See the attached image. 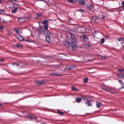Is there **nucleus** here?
<instances>
[{
	"label": "nucleus",
	"mask_w": 124,
	"mask_h": 124,
	"mask_svg": "<svg viewBox=\"0 0 124 124\" xmlns=\"http://www.w3.org/2000/svg\"><path fill=\"white\" fill-rule=\"evenodd\" d=\"M70 41H68V46L67 47V50L70 52H72L76 49V43L70 42Z\"/></svg>",
	"instance_id": "1"
},
{
	"label": "nucleus",
	"mask_w": 124,
	"mask_h": 124,
	"mask_svg": "<svg viewBox=\"0 0 124 124\" xmlns=\"http://www.w3.org/2000/svg\"><path fill=\"white\" fill-rule=\"evenodd\" d=\"M75 30L78 32L80 33L84 32L85 31V29L84 27L80 26L76 27Z\"/></svg>",
	"instance_id": "2"
},
{
	"label": "nucleus",
	"mask_w": 124,
	"mask_h": 124,
	"mask_svg": "<svg viewBox=\"0 0 124 124\" xmlns=\"http://www.w3.org/2000/svg\"><path fill=\"white\" fill-rule=\"evenodd\" d=\"M70 34L71 39L70 40H69L68 41H70V42H74V43H76V39L75 38V36L74 34L72 33H69Z\"/></svg>",
	"instance_id": "3"
},
{
	"label": "nucleus",
	"mask_w": 124,
	"mask_h": 124,
	"mask_svg": "<svg viewBox=\"0 0 124 124\" xmlns=\"http://www.w3.org/2000/svg\"><path fill=\"white\" fill-rule=\"evenodd\" d=\"M87 8L89 10L92 12L94 11V7L93 6L90 4H88L86 5Z\"/></svg>",
	"instance_id": "4"
},
{
	"label": "nucleus",
	"mask_w": 124,
	"mask_h": 124,
	"mask_svg": "<svg viewBox=\"0 0 124 124\" xmlns=\"http://www.w3.org/2000/svg\"><path fill=\"white\" fill-rule=\"evenodd\" d=\"M102 88V89L105 91H106L112 93L114 94H115V93L114 92H112V89L111 88L108 87L106 88L104 87H103Z\"/></svg>",
	"instance_id": "5"
},
{
	"label": "nucleus",
	"mask_w": 124,
	"mask_h": 124,
	"mask_svg": "<svg viewBox=\"0 0 124 124\" xmlns=\"http://www.w3.org/2000/svg\"><path fill=\"white\" fill-rule=\"evenodd\" d=\"M35 83L38 85H40L44 84V82L43 80L40 81H35Z\"/></svg>",
	"instance_id": "6"
},
{
	"label": "nucleus",
	"mask_w": 124,
	"mask_h": 124,
	"mask_svg": "<svg viewBox=\"0 0 124 124\" xmlns=\"http://www.w3.org/2000/svg\"><path fill=\"white\" fill-rule=\"evenodd\" d=\"M81 38L84 41H87L88 40V37L85 35H82L81 36Z\"/></svg>",
	"instance_id": "7"
},
{
	"label": "nucleus",
	"mask_w": 124,
	"mask_h": 124,
	"mask_svg": "<svg viewBox=\"0 0 124 124\" xmlns=\"http://www.w3.org/2000/svg\"><path fill=\"white\" fill-rule=\"evenodd\" d=\"M79 4L82 6H84L86 4L84 0H78Z\"/></svg>",
	"instance_id": "8"
},
{
	"label": "nucleus",
	"mask_w": 124,
	"mask_h": 124,
	"mask_svg": "<svg viewBox=\"0 0 124 124\" xmlns=\"http://www.w3.org/2000/svg\"><path fill=\"white\" fill-rule=\"evenodd\" d=\"M72 68V67L71 66L68 65L66 66V67L65 68V70L70 71L71 70Z\"/></svg>",
	"instance_id": "9"
},
{
	"label": "nucleus",
	"mask_w": 124,
	"mask_h": 124,
	"mask_svg": "<svg viewBox=\"0 0 124 124\" xmlns=\"http://www.w3.org/2000/svg\"><path fill=\"white\" fill-rule=\"evenodd\" d=\"M18 21L21 23H23L25 21L24 18H20L18 19Z\"/></svg>",
	"instance_id": "10"
},
{
	"label": "nucleus",
	"mask_w": 124,
	"mask_h": 124,
	"mask_svg": "<svg viewBox=\"0 0 124 124\" xmlns=\"http://www.w3.org/2000/svg\"><path fill=\"white\" fill-rule=\"evenodd\" d=\"M85 103L86 104H87L88 106H92L91 101L90 100H88V101H87Z\"/></svg>",
	"instance_id": "11"
},
{
	"label": "nucleus",
	"mask_w": 124,
	"mask_h": 124,
	"mask_svg": "<svg viewBox=\"0 0 124 124\" xmlns=\"http://www.w3.org/2000/svg\"><path fill=\"white\" fill-rule=\"evenodd\" d=\"M14 45L16 46V47L18 48H21L22 46V45L20 44H18L16 45Z\"/></svg>",
	"instance_id": "12"
},
{
	"label": "nucleus",
	"mask_w": 124,
	"mask_h": 124,
	"mask_svg": "<svg viewBox=\"0 0 124 124\" xmlns=\"http://www.w3.org/2000/svg\"><path fill=\"white\" fill-rule=\"evenodd\" d=\"M28 116L29 117V118L31 119H36L37 118V117L35 116L32 115H30Z\"/></svg>",
	"instance_id": "13"
},
{
	"label": "nucleus",
	"mask_w": 124,
	"mask_h": 124,
	"mask_svg": "<svg viewBox=\"0 0 124 124\" xmlns=\"http://www.w3.org/2000/svg\"><path fill=\"white\" fill-rule=\"evenodd\" d=\"M105 17V16L102 15H100L98 17V19H101L103 18V19Z\"/></svg>",
	"instance_id": "14"
},
{
	"label": "nucleus",
	"mask_w": 124,
	"mask_h": 124,
	"mask_svg": "<svg viewBox=\"0 0 124 124\" xmlns=\"http://www.w3.org/2000/svg\"><path fill=\"white\" fill-rule=\"evenodd\" d=\"M46 40L48 42H49L51 40L50 37L48 36H46Z\"/></svg>",
	"instance_id": "15"
},
{
	"label": "nucleus",
	"mask_w": 124,
	"mask_h": 124,
	"mask_svg": "<svg viewBox=\"0 0 124 124\" xmlns=\"http://www.w3.org/2000/svg\"><path fill=\"white\" fill-rule=\"evenodd\" d=\"M101 103L99 102H97V107L98 108H100L101 105Z\"/></svg>",
	"instance_id": "16"
},
{
	"label": "nucleus",
	"mask_w": 124,
	"mask_h": 124,
	"mask_svg": "<svg viewBox=\"0 0 124 124\" xmlns=\"http://www.w3.org/2000/svg\"><path fill=\"white\" fill-rule=\"evenodd\" d=\"M52 34L51 33L49 32H48L46 33V36H48L50 37L51 35Z\"/></svg>",
	"instance_id": "17"
},
{
	"label": "nucleus",
	"mask_w": 124,
	"mask_h": 124,
	"mask_svg": "<svg viewBox=\"0 0 124 124\" xmlns=\"http://www.w3.org/2000/svg\"><path fill=\"white\" fill-rule=\"evenodd\" d=\"M20 6L19 5L17 4H15L14 5V7L15 8H16L17 9V8H19Z\"/></svg>",
	"instance_id": "18"
},
{
	"label": "nucleus",
	"mask_w": 124,
	"mask_h": 124,
	"mask_svg": "<svg viewBox=\"0 0 124 124\" xmlns=\"http://www.w3.org/2000/svg\"><path fill=\"white\" fill-rule=\"evenodd\" d=\"M83 82L85 83L87 82L88 81V78H84L83 79Z\"/></svg>",
	"instance_id": "19"
},
{
	"label": "nucleus",
	"mask_w": 124,
	"mask_h": 124,
	"mask_svg": "<svg viewBox=\"0 0 124 124\" xmlns=\"http://www.w3.org/2000/svg\"><path fill=\"white\" fill-rule=\"evenodd\" d=\"M23 63L22 62L19 63L18 64H15L13 63V64L16 65V66H21L23 64Z\"/></svg>",
	"instance_id": "20"
},
{
	"label": "nucleus",
	"mask_w": 124,
	"mask_h": 124,
	"mask_svg": "<svg viewBox=\"0 0 124 124\" xmlns=\"http://www.w3.org/2000/svg\"><path fill=\"white\" fill-rule=\"evenodd\" d=\"M97 18L96 16H93L92 18V21L93 22H95Z\"/></svg>",
	"instance_id": "21"
},
{
	"label": "nucleus",
	"mask_w": 124,
	"mask_h": 124,
	"mask_svg": "<svg viewBox=\"0 0 124 124\" xmlns=\"http://www.w3.org/2000/svg\"><path fill=\"white\" fill-rule=\"evenodd\" d=\"M16 38L20 41L22 40L23 39V38L21 36H19V37H17L16 36Z\"/></svg>",
	"instance_id": "22"
},
{
	"label": "nucleus",
	"mask_w": 124,
	"mask_h": 124,
	"mask_svg": "<svg viewBox=\"0 0 124 124\" xmlns=\"http://www.w3.org/2000/svg\"><path fill=\"white\" fill-rule=\"evenodd\" d=\"M72 89L73 91H78V89H76L75 87L74 86H72Z\"/></svg>",
	"instance_id": "23"
},
{
	"label": "nucleus",
	"mask_w": 124,
	"mask_h": 124,
	"mask_svg": "<svg viewBox=\"0 0 124 124\" xmlns=\"http://www.w3.org/2000/svg\"><path fill=\"white\" fill-rule=\"evenodd\" d=\"M44 27L45 30H47L48 28V26L46 24H44Z\"/></svg>",
	"instance_id": "24"
},
{
	"label": "nucleus",
	"mask_w": 124,
	"mask_h": 124,
	"mask_svg": "<svg viewBox=\"0 0 124 124\" xmlns=\"http://www.w3.org/2000/svg\"><path fill=\"white\" fill-rule=\"evenodd\" d=\"M76 101L78 103H80L81 101V99L79 98H76Z\"/></svg>",
	"instance_id": "25"
},
{
	"label": "nucleus",
	"mask_w": 124,
	"mask_h": 124,
	"mask_svg": "<svg viewBox=\"0 0 124 124\" xmlns=\"http://www.w3.org/2000/svg\"><path fill=\"white\" fill-rule=\"evenodd\" d=\"M43 29V26H39V28L38 29V31L39 32H41L42 31V30Z\"/></svg>",
	"instance_id": "26"
},
{
	"label": "nucleus",
	"mask_w": 124,
	"mask_h": 124,
	"mask_svg": "<svg viewBox=\"0 0 124 124\" xmlns=\"http://www.w3.org/2000/svg\"><path fill=\"white\" fill-rule=\"evenodd\" d=\"M17 10V9L16 8H15L13 10H12L11 12L12 13H15Z\"/></svg>",
	"instance_id": "27"
},
{
	"label": "nucleus",
	"mask_w": 124,
	"mask_h": 124,
	"mask_svg": "<svg viewBox=\"0 0 124 124\" xmlns=\"http://www.w3.org/2000/svg\"><path fill=\"white\" fill-rule=\"evenodd\" d=\"M5 11L4 10H0V13L1 14H5Z\"/></svg>",
	"instance_id": "28"
},
{
	"label": "nucleus",
	"mask_w": 124,
	"mask_h": 124,
	"mask_svg": "<svg viewBox=\"0 0 124 124\" xmlns=\"http://www.w3.org/2000/svg\"><path fill=\"white\" fill-rule=\"evenodd\" d=\"M78 11H79L81 12H85V11L82 9H79L78 10Z\"/></svg>",
	"instance_id": "29"
},
{
	"label": "nucleus",
	"mask_w": 124,
	"mask_h": 124,
	"mask_svg": "<svg viewBox=\"0 0 124 124\" xmlns=\"http://www.w3.org/2000/svg\"><path fill=\"white\" fill-rule=\"evenodd\" d=\"M58 113L60 115H63V113L62 112H61V111H60L59 110L58 111Z\"/></svg>",
	"instance_id": "30"
},
{
	"label": "nucleus",
	"mask_w": 124,
	"mask_h": 124,
	"mask_svg": "<svg viewBox=\"0 0 124 124\" xmlns=\"http://www.w3.org/2000/svg\"><path fill=\"white\" fill-rule=\"evenodd\" d=\"M104 42V38L101 39L100 41V43L102 44Z\"/></svg>",
	"instance_id": "31"
},
{
	"label": "nucleus",
	"mask_w": 124,
	"mask_h": 124,
	"mask_svg": "<svg viewBox=\"0 0 124 124\" xmlns=\"http://www.w3.org/2000/svg\"><path fill=\"white\" fill-rule=\"evenodd\" d=\"M48 22V21L46 20H43V23L46 24Z\"/></svg>",
	"instance_id": "32"
},
{
	"label": "nucleus",
	"mask_w": 124,
	"mask_h": 124,
	"mask_svg": "<svg viewBox=\"0 0 124 124\" xmlns=\"http://www.w3.org/2000/svg\"><path fill=\"white\" fill-rule=\"evenodd\" d=\"M117 76L118 78H123L121 77V75L120 74H117Z\"/></svg>",
	"instance_id": "33"
},
{
	"label": "nucleus",
	"mask_w": 124,
	"mask_h": 124,
	"mask_svg": "<svg viewBox=\"0 0 124 124\" xmlns=\"http://www.w3.org/2000/svg\"><path fill=\"white\" fill-rule=\"evenodd\" d=\"M117 70L119 72H121L124 71V70L123 69H118Z\"/></svg>",
	"instance_id": "34"
},
{
	"label": "nucleus",
	"mask_w": 124,
	"mask_h": 124,
	"mask_svg": "<svg viewBox=\"0 0 124 124\" xmlns=\"http://www.w3.org/2000/svg\"><path fill=\"white\" fill-rule=\"evenodd\" d=\"M100 57L103 60H104L105 59V56H103L102 55H101Z\"/></svg>",
	"instance_id": "35"
},
{
	"label": "nucleus",
	"mask_w": 124,
	"mask_h": 124,
	"mask_svg": "<svg viewBox=\"0 0 124 124\" xmlns=\"http://www.w3.org/2000/svg\"><path fill=\"white\" fill-rule=\"evenodd\" d=\"M122 39H123L121 38H119L117 39V40L119 41H122Z\"/></svg>",
	"instance_id": "36"
},
{
	"label": "nucleus",
	"mask_w": 124,
	"mask_h": 124,
	"mask_svg": "<svg viewBox=\"0 0 124 124\" xmlns=\"http://www.w3.org/2000/svg\"><path fill=\"white\" fill-rule=\"evenodd\" d=\"M68 41H65L63 43V44L64 45H67V44H68Z\"/></svg>",
	"instance_id": "37"
},
{
	"label": "nucleus",
	"mask_w": 124,
	"mask_h": 124,
	"mask_svg": "<svg viewBox=\"0 0 124 124\" xmlns=\"http://www.w3.org/2000/svg\"><path fill=\"white\" fill-rule=\"evenodd\" d=\"M14 30L17 33L18 35L20 34V33H19V31L18 30L15 29Z\"/></svg>",
	"instance_id": "38"
},
{
	"label": "nucleus",
	"mask_w": 124,
	"mask_h": 124,
	"mask_svg": "<svg viewBox=\"0 0 124 124\" xmlns=\"http://www.w3.org/2000/svg\"><path fill=\"white\" fill-rule=\"evenodd\" d=\"M3 26L1 25L0 26V30H3Z\"/></svg>",
	"instance_id": "39"
},
{
	"label": "nucleus",
	"mask_w": 124,
	"mask_h": 124,
	"mask_svg": "<svg viewBox=\"0 0 124 124\" xmlns=\"http://www.w3.org/2000/svg\"><path fill=\"white\" fill-rule=\"evenodd\" d=\"M54 75H56L57 76H60V75H60V74H54V73H53L52 74V76H54Z\"/></svg>",
	"instance_id": "40"
},
{
	"label": "nucleus",
	"mask_w": 124,
	"mask_h": 124,
	"mask_svg": "<svg viewBox=\"0 0 124 124\" xmlns=\"http://www.w3.org/2000/svg\"><path fill=\"white\" fill-rule=\"evenodd\" d=\"M67 1L68 2L72 3L73 1V0H67Z\"/></svg>",
	"instance_id": "41"
},
{
	"label": "nucleus",
	"mask_w": 124,
	"mask_h": 124,
	"mask_svg": "<svg viewBox=\"0 0 124 124\" xmlns=\"http://www.w3.org/2000/svg\"><path fill=\"white\" fill-rule=\"evenodd\" d=\"M83 99L84 100L87 101H88V98H85V97H83Z\"/></svg>",
	"instance_id": "42"
},
{
	"label": "nucleus",
	"mask_w": 124,
	"mask_h": 124,
	"mask_svg": "<svg viewBox=\"0 0 124 124\" xmlns=\"http://www.w3.org/2000/svg\"><path fill=\"white\" fill-rule=\"evenodd\" d=\"M119 82L120 83L122 84L123 85H124V84L122 80H119Z\"/></svg>",
	"instance_id": "43"
},
{
	"label": "nucleus",
	"mask_w": 124,
	"mask_h": 124,
	"mask_svg": "<svg viewBox=\"0 0 124 124\" xmlns=\"http://www.w3.org/2000/svg\"><path fill=\"white\" fill-rule=\"evenodd\" d=\"M41 14H37V15L38 16L37 17H40L41 16Z\"/></svg>",
	"instance_id": "44"
},
{
	"label": "nucleus",
	"mask_w": 124,
	"mask_h": 124,
	"mask_svg": "<svg viewBox=\"0 0 124 124\" xmlns=\"http://www.w3.org/2000/svg\"><path fill=\"white\" fill-rule=\"evenodd\" d=\"M94 35H95L94 33L97 34L98 32V31H97L95 30L94 31Z\"/></svg>",
	"instance_id": "45"
},
{
	"label": "nucleus",
	"mask_w": 124,
	"mask_h": 124,
	"mask_svg": "<svg viewBox=\"0 0 124 124\" xmlns=\"http://www.w3.org/2000/svg\"><path fill=\"white\" fill-rule=\"evenodd\" d=\"M122 44H123V43H124V39H123L122 42H121Z\"/></svg>",
	"instance_id": "46"
},
{
	"label": "nucleus",
	"mask_w": 124,
	"mask_h": 124,
	"mask_svg": "<svg viewBox=\"0 0 124 124\" xmlns=\"http://www.w3.org/2000/svg\"><path fill=\"white\" fill-rule=\"evenodd\" d=\"M122 4L123 6H124V1L122 2Z\"/></svg>",
	"instance_id": "47"
},
{
	"label": "nucleus",
	"mask_w": 124,
	"mask_h": 124,
	"mask_svg": "<svg viewBox=\"0 0 124 124\" xmlns=\"http://www.w3.org/2000/svg\"><path fill=\"white\" fill-rule=\"evenodd\" d=\"M9 32V33H8V35H10V34L12 32L11 31H10Z\"/></svg>",
	"instance_id": "48"
},
{
	"label": "nucleus",
	"mask_w": 124,
	"mask_h": 124,
	"mask_svg": "<svg viewBox=\"0 0 124 124\" xmlns=\"http://www.w3.org/2000/svg\"><path fill=\"white\" fill-rule=\"evenodd\" d=\"M124 86H123L122 87H121L120 88H119V89H120V90L121 89H122V88H124Z\"/></svg>",
	"instance_id": "49"
},
{
	"label": "nucleus",
	"mask_w": 124,
	"mask_h": 124,
	"mask_svg": "<svg viewBox=\"0 0 124 124\" xmlns=\"http://www.w3.org/2000/svg\"><path fill=\"white\" fill-rule=\"evenodd\" d=\"M121 76H122V77H123V78H124V75H123V74H122L121 75Z\"/></svg>",
	"instance_id": "50"
},
{
	"label": "nucleus",
	"mask_w": 124,
	"mask_h": 124,
	"mask_svg": "<svg viewBox=\"0 0 124 124\" xmlns=\"http://www.w3.org/2000/svg\"><path fill=\"white\" fill-rule=\"evenodd\" d=\"M89 72L90 73H93L94 72H92L91 71H90V72Z\"/></svg>",
	"instance_id": "51"
},
{
	"label": "nucleus",
	"mask_w": 124,
	"mask_h": 124,
	"mask_svg": "<svg viewBox=\"0 0 124 124\" xmlns=\"http://www.w3.org/2000/svg\"><path fill=\"white\" fill-rule=\"evenodd\" d=\"M4 61V60H0V62H3Z\"/></svg>",
	"instance_id": "52"
},
{
	"label": "nucleus",
	"mask_w": 124,
	"mask_h": 124,
	"mask_svg": "<svg viewBox=\"0 0 124 124\" xmlns=\"http://www.w3.org/2000/svg\"><path fill=\"white\" fill-rule=\"evenodd\" d=\"M105 37L106 38H108V35H106L105 36Z\"/></svg>",
	"instance_id": "53"
},
{
	"label": "nucleus",
	"mask_w": 124,
	"mask_h": 124,
	"mask_svg": "<svg viewBox=\"0 0 124 124\" xmlns=\"http://www.w3.org/2000/svg\"><path fill=\"white\" fill-rule=\"evenodd\" d=\"M41 124H46V123H42Z\"/></svg>",
	"instance_id": "54"
},
{
	"label": "nucleus",
	"mask_w": 124,
	"mask_h": 124,
	"mask_svg": "<svg viewBox=\"0 0 124 124\" xmlns=\"http://www.w3.org/2000/svg\"><path fill=\"white\" fill-rule=\"evenodd\" d=\"M2 104H1V103H0V107L1 106H2Z\"/></svg>",
	"instance_id": "55"
},
{
	"label": "nucleus",
	"mask_w": 124,
	"mask_h": 124,
	"mask_svg": "<svg viewBox=\"0 0 124 124\" xmlns=\"http://www.w3.org/2000/svg\"><path fill=\"white\" fill-rule=\"evenodd\" d=\"M121 8L123 9H124V6H123V7H122Z\"/></svg>",
	"instance_id": "56"
},
{
	"label": "nucleus",
	"mask_w": 124,
	"mask_h": 124,
	"mask_svg": "<svg viewBox=\"0 0 124 124\" xmlns=\"http://www.w3.org/2000/svg\"><path fill=\"white\" fill-rule=\"evenodd\" d=\"M73 1H77L78 0H73Z\"/></svg>",
	"instance_id": "57"
},
{
	"label": "nucleus",
	"mask_w": 124,
	"mask_h": 124,
	"mask_svg": "<svg viewBox=\"0 0 124 124\" xmlns=\"http://www.w3.org/2000/svg\"><path fill=\"white\" fill-rule=\"evenodd\" d=\"M43 33H45V32L43 30Z\"/></svg>",
	"instance_id": "58"
},
{
	"label": "nucleus",
	"mask_w": 124,
	"mask_h": 124,
	"mask_svg": "<svg viewBox=\"0 0 124 124\" xmlns=\"http://www.w3.org/2000/svg\"><path fill=\"white\" fill-rule=\"evenodd\" d=\"M3 22H5V21L4 20H3Z\"/></svg>",
	"instance_id": "59"
},
{
	"label": "nucleus",
	"mask_w": 124,
	"mask_h": 124,
	"mask_svg": "<svg viewBox=\"0 0 124 124\" xmlns=\"http://www.w3.org/2000/svg\"><path fill=\"white\" fill-rule=\"evenodd\" d=\"M65 55H64L63 56V57H65Z\"/></svg>",
	"instance_id": "60"
},
{
	"label": "nucleus",
	"mask_w": 124,
	"mask_h": 124,
	"mask_svg": "<svg viewBox=\"0 0 124 124\" xmlns=\"http://www.w3.org/2000/svg\"><path fill=\"white\" fill-rule=\"evenodd\" d=\"M20 32V33H21L22 32H21H21Z\"/></svg>",
	"instance_id": "61"
},
{
	"label": "nucleus",
	"mask_w": 124,
	"mask_h": 124,
	"mask_svg": "<svg viewBox=\"0 0 124 124\" xmlns=\"http://www.w3.org/2000/svg\"><path fill=\"white\" fill-rule=\"evenodd\" d=\"M26 41H28L27 40H26Z\"/></svg>",
	"instance_id": "62"
},
{
	"label": "nucleus",
	"mask_w": 124,
	"mask_h": 124,
	"mask_svg": "<svg viewBox=\"0 0 124 124\" xmlns=\"http://www.w3.org/2000/svg\"><path fill=\"white\" fill-rule=\"evenodd\" d=\"M1 1L0 0V2H1Z\"/></svg>",
	"instance_id": "63"
}]
</instances>
